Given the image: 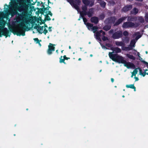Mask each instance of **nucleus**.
Listing matches in <instances>:
<instances>
[{
  "label": "nucleus",
  "mask_w": 148,
  "mask_h": 148,
  "mask_svg": "<svg viewBox=\"0 0 148 148\" xmlns=\"http://www.w3.org/2000/svg\"><path fill=\"white\" fill-rule=\"evenodd\" d=\"M115 44L117 46H123L125 45L124 43L122 41H116L115 42Z\"/></svg>",
  "instance_id": "obj_20"
},
{
  "label": "nucleus",
  "mask_w": 148,
  "mask_h": 148,
  "mask_svg": "<svg viewBox=\"0 0 148 148\" xmlns=\"http://www.w3.org/2000/svg\"><path fill=\"white\" fill-rule=\"evenodd\" d=\"M40 26L39 25H36L34 27V28L36 29L38 31Z\"/></svg>",
  "instance_id": "obj_46"
},
{
  "label": "nucleus",
  "mask_w": 148,
  "mask_h": 148,
  "mask_svg": "<svg viewBox=\"0 0 148 148\" xmlns=\"http://www.w3.org/2000/svg\"><path fill=\"white\" fill-rule=\"evenodd\" d=\"M102 39L103 41H105L108 40V38L107 37L105 36H103V37L102 38Z\"/></svg>",
  "instance_id": "obj_45"
},
{
  "label": "nucleus",
  "mask_w": 148,
  "mask_h": 148,
  "mask_svg": "<svg viewBox=\"0 0 148 148\" xmlns=\"http://www.w3.org/2000/svg\"><path fill=\"white\" fill-rule=\"evenodd\" d=\"M111 26L108 25H106L104 26L103 28V29L106 31H108L111 28Z\"/></svg>",
  "instance_id": "obj_31"
},
{
  "label": "nucleus",
  "mask_w": 148,
  "mask_h": 148,
  "mask_svg": "<svg viewBox=\"0 0 148 148\" xmlns=\"http://www.w3.org/2000/svg\"><path fill=\"white\" fill-rule=\"evenodd\" d=\"M82 18L81 17V16L80 15V16L79 18L78 19V20L80 21L82 19Z\"/></svg>",
  "instance_id": "obj_60"
},
{
  "label": "nucleus",
  "mask_w": 148,
  "mask_h": 148,
  "mask_svg": "<svg viewBox=\"0 0 148 148\" xmlns=\"http://www.w3.org/2000/svg\"><path fill=\"white\" fill-rule=\"evenodd\" d=\"M37 0H36L35 2H33V3H32V5H35V3H36V2H37Z\"/></svg>",
  "instance_id": "obj_56"
},
{
  "label": "nucleus",
  "mask_w": 148,
  "mask_h": 148,
  "mask_svg": "<svg viewBox=\"0 0 148 148\" xmlns=\"http://www.w3.org/2000/svg\"><path fill=\"white\" fill-rule=\"evenodd\" d=\"M134 23L132 22H126L123 23L122 27L124 29H126L130 27H132L134 26Z\"/></svg>",
  "instance_id": "obj_9"
},
{
  "label": "nucleus",
  "mask_w": 148,
  "mask_h": 148,
  "mask_svg": "<svg viewBox=\"0 0 148 148\" xmlns=\"http://www.w3.org/2000/svg\"><path fill=\"white\" fill-rule=\"evenodd\" d=\"M142 62L143 63L146 64L147 66H148V63L147 62L145 61H143Z\"/></svg>",
  "instance_id": "obj_50"
},
{
  "label": "nucleus",
  "mask_w": 148,
  "mask_h": 148,
  "mask_svg": "<svg viewBox=\"0 0 148 148\" xmlns=\"http://www.w3.org/2000/svg\"><path fill=\"white\" fill-rule=\"evenodd\" d=\"M44 24H45L44 26V27L45 28L47 27V25L46 24H45V23Z\"/></svg>",
  "instance_id": "obj_63"
},
{
  "label": "nucleus",
  "mask_w": 148,
  "mask_h": 148,
  "mask_svg": "<svg viewBox=\"0 0 148 148\" xmlns=\"http://www.w3.org/2000/svg\"><path fill=\"white\" fill-rule=\"evenodd\" d=\"M123 35L125 37H127L129 35V33L127 31H125L123 33Z\"/></svg>",
  "instance_id": "obj_36"
},
{
  "label": "nucleus",
  "mask_w": 148,
  "mask_h": 148,
  "mask_svg": "<svg viewBox=\"0 0 148 148\" xmlns=\"http://www.w3.org/2000/svg\"><path fill=\"white\" fill-rule=\"evenodd\" d=\"M48 32V30L47 29H46L45 28L44 29V31L43 32L44 33V34L46 35V34Z\"/></svg>",
  "instance_id": "obj_47"
},
{
  "label": "nucleus",
  "mask_w": 148,
  "mask_h": 148,
  "mask_svg": "<svg viewBox=\"0 0 148 148\" xmlns=\"http://www.w3.org/2000/svg\"><path fill=\"white\" fill-rule=\"evenodd\" d=\"M101 7L103 8H105L106 5V3L104 1H101L99 3Z\"/></svg>",
  "instance_id": "obj_23"
},
{
  "label": "nucleus",
  "mask_w": 148,
  "mask_h": 148,
  "mask_svg": "<svg viewBox=\"0 0 148 148\" xmlns=\"http://www.w3.org/2000/svg\"><path fill=\"white\" fill-rule=\"evenodd\" d=\"M130 41V38L127 37H123V43L126 44L128 43Z\"/></svg>",
  "instance_id": "obj_18"
},
{
  "label": "nucleus",
  "mask_w": 148,
  "mask_h": 148,
  "mask_svg": "<svg viewBox=\"0 0 148 148\" xmlns=\"http://www.w3.org/2000/svg\"><path fill=\"white\" fill-rule=\"evenodd\" d=\"M43 29V26H40L39 28V29L37 31L40 34H42L43 33L42 31Z\"/></svg>",
  "instance_id": "obj_30"
},
{
  "label": "nucleus",
  "mask_w": 148,
  "mask_h": 148,
  "mask_svg": "<svg viewBox=\"0 0 148 148\" xmlns=\"http://www.w3.org/2000/svg\"><path fill=\"white\" fill-rule=\"evenodd\" d=\"M111 49L113 51V53L114 52L116 54L121 52V49L118 47L115 48L112 47L111 48Z\"/></svg>",
  "instance_id": "obj_15"
},
{
  "label": "nucleus",
  "mask_w": 148,
  "mask_h": 148,
  "mask_svg": "<svg viewBox=\"0 0 148 148\" xmlns=\"http://www.w3.org/2000/svg\"><path fill=\"white\" fill-rule=\"evenodd\" d=\"M90 21L92 23L97 24L99 22L98 18L96 16L92 17L90 18Z\"/></svg>",
  "instance_id": "obj_14"
},
{
  "label": "nucleus",
  "mask_w": 148,
  "mask_h": 148,
  "mask_svg": "<svg viewBox=\"0 0 148 148\" xmlns=\"http://www.w3.org/2000/svg\"><path fill=\"white\" fill-rule=\"evenodd\" d=\"M110 1V2L111 3H114V2L112 0Z\"/></svg>",
  "instance_id": "obj_61"
},
{
  "label": "nucleus",
  "mask_w": 148,
  "mask_h": 148,
  "mask_svg": "<svg viewBox=\"0 0 148 148\" xmlns=\"http://www.w3.org/2000/svg\"><path fill=\"white\" fill-rule=\"evenodd\" d=\"M97 32H99V34L101 36V34H102L103 36H104L105 34H106V32H105L103 31L102 30H100L98 31H97Z\"/></svg>",
  "instance_id": "obj_37"
},
{
  "label": "nucleus",
  "mask_w": 148,
  "mask_h": 148,
  "mask_svg": "<svg viewBox=\"0 0 148 148\" xmlns=\"http://www.w3.org/2000/svg\"><path fill=\"white\" fill-rule=\"evenodd\" d=\"M109 32L110 33H112L113 32V29H111L110 31Z\"/></svg>",
  "instance_id": "obj_57"
},
{
  "label": "nucleus",
  "mask_w": 148,
  "mask_h": 148,
  "mask_svg": "<svg viewBox=\"0 0 148 148\" xmlns=\"http://www.w3.org/2000/svg\"><path fill=\"white\" fill-rule=\"evenodd\" d=\"M48 7L46 8H44V9H42L40 8L39 10V12L41 14H43L44 12L46 10H49V8H50V7L48 6Z\"/></svg>",
  "instance_id": "obj_19"
},
{
  "label": "nucleus",
  "mask_w": 148,
  "mask_h": 148,
  "mask_svg": "<svg viewBox=\"0 0 148 148\" xmlns=\"http://www.w3.org/2000/svg\"><path fill=\"white\" fill-rule=\"evenodd\" d=\"M48 5H49V3H51V2H50L49 0H48Z\"/></svg>",
  "instance_id": "obj_64"
},
{
  "label": "nucleus",
  "mask_w": 148,
  "mask_h": 148,
  "mask_svg": "<svg viewBox=\"0 0 148 148\" xmlns=\"http://www.w3.org/2000/svg\"><path fill=\"white\" fill-rule=\"evenodd\" d=\"M63 57L64 58V59H65V60H68V59H70V58L67 57L66 55H64L63 56Z\"/></svg>",
  "instance_id": "obj_48"
},
{
  "label": "nucleus",
  "mask_w": 148,
  "mask_h": 148,
  "mask_svg": "<svg viewBox=\"0 0 148 148\" xmlns=\"http://www.w3.org/2000/svg\"><path fill=\"white\" fill-rule=\"evenodd\" d=\"M111 80L112 82V83L114 81V79L113 78H111Z\"/></svg>",
  "instance_id": "obj_58"
},
{
  "label": "nucleus",
  "mask_w": 148,
  "mask_h": 148,
  "mask_svg": "<svg viewBox=\"0 0 148 148\" xmlns=\"http://www.w3.org/2000/svg\"><path fill=\"white\" fill-rule=\"evenodd\" d=\"M101 35L99 34V32H96L95 33V36L96 38L98 40L101 41V39L100 38V36H101Z\"/></svg>",
  "instance_id": "obj_21"
},
{
  "label": "nucleus",
  "mask_w": 148,
  "mask_h": 148,
  "mask_svg": "<svg viewBox=\"0 0 148 148\" xmlns=\"http://www.w3.org/2000/svg\"><path fill=\"white\" fill-rule=\"evenodd\" d=\"M134 78L135 79V81H138L139 79L138 77H136V76H135Z\"/></svg>",
  "instance_id": "obj_52"
},
{
  "label": "nucleus",
  "mask_w": 148,
  "mask_h": 148,
  "mask_svg": "<svg viewBox=\"0 0 148 148\" xmlns=\"http://www.w3.org/2000/svg\"><path fill=\"white\" fill-rule=\"evenodd\" d=\"M136 43V42L134 40H132L131 41L130 45H129V47H134V45Z\"/></svg>",
  "instance_id": "obj_28"
},
{
  "label": "nucleus",
  "mask_w": 148,
  "mask_h": 148,
  "mask_svg": "<svg viewBox=\"0 0 148 148\" xmlns=\"http://www.w3.org/2000/svg\"><path fill=\"white\" fill-rule=\"evenodd\" d=\"M75 3H73V5L77 11L79 10V8L78 5H79L81 3L80 0H75ZM73 0H72V2L73 3Z\"/></svg>",
  "instance_id": "obj_11"
},
{
  "label": "nucleus",
  "mask_w": 148,
  "mask_h": 148,
  "mask_svg": "<svg viewBox=\"0 0 148 148\" xmlns=\"http://www.w3.org/2000/svg\"><path fill=\"white\" fill-rule=\"evenodd\" d=\"M41 21L42 23L43 24L45 23V21H45V19L44 20H41Z\"/></svg>",
  "instance_id": "obj_53"
},
{
  "label": "nucleus",
  "mask_w": 148,
  "mask_h": 148,
  "mask_svg": "<svg viewBox=\"0 0 148 148\" xmlns=\"http://www.w3.org/2000/svg\"><path fill=\"white\" fill-rule=\"evenodd\" d=\"M139 58V60H140L142 62H143V61H144V60H143V58H141L140 57V58Z\"/></svg>",
  "instance_id": "obj_55"
},
{
  "label": "nucleus",
  "mask_w": 148,
  "mask_h": 148,
  "mask_svg": "<svg viewBox=\"0 0 148 148\" xmlns=\"http://www.w3.org/2000/svg\"><path fill=\"white\" fill-rule=\"evenodd\" d=\"M138 72V71L137 69H135L133 71V72L132 73V74L134 75L135 76L136 74H137Z\"/></svg>",
  "instance_id": "obj_40"
},
{
  "label": "nucleus",
  "mask_w": 148,
  "mask_h": 148,
  "mask_svg": "<svg viewBox=\"0 0 148 148\" xmlns=\"http://www.w3.org/2000/svg\"><path fill=\"white\" fill-rule=\"evenodd\" d=\"M138 68L139 69L140 74V75H142L143 74H143V72H142V69L140 68Z\"/></svg>",
  "instance_id": "obj_49"
},
{
  "label": "nucleus",
  "mask_w": 148,
  "mask_h": 148,
  "mask_svg": "<svg viewBox=\"0 0 148 148\" xmlns=\"http://www.w3.org/2000/svg\"><path fill=\"white\" fill-rule=\"evenodd\" d=\"M123 37V32L121 30H118L114 33L112 37L114 39H119Z\"/></svg>",
  "instance_id": "obj_8"
},
{
  "label": "nucleus",
  "mask_w": 148,
  "mask_h": 148,
  "mask_svg": "<svg viewBox=\"0 0 148 148\" xmlns=\"http://www.w3.org/2000/svg\"><path fill=\"white\" fill-rule=\"evenodd\" d=\"M83 3L85 5H88L90 3V1L88 0H82Z\"/></svg>",
  "instance_id": "obj_34"
},
{
  "label": "nucleus",
  "mask_w": 148,
  "mask_h": 148,
  "mask_svg": "<svg viewBox=\"0 0 148 148\" xmlns=\"http://www.w3.org/2000/svg\"><path fill=\"white\" fill-rule=\"evenodd\" d=\"M106 46L108 47H110L111 48L113 47L112 45L110 43H106Z\"/></svg>",
  "instance_id": "obj_44"
},
{
  "label": "nucleus",
  "mask_w": 148,
  "mask_h": 148,
  "mask_svg": "<svg viewBox=\"0 0 148 148\" xmlns=\"http://www.w3.org/2000/svg\"><path fill=\"white\" fill-rule=\"evenodd\" d=\"M88 29L90 30L91 29L93 26V25L92 24H91L89 23H86V25Z\"/></svg>",
  "instance_id": "obj_24"
},
{
  "label": "nucleus",
  "mask_w": 148,
  "mask_h": 148,
  "mask_svg": "<svg viewBox=\"0 0 148 148\" xmlns=\"http://www.w3.org/2000/svg\"><path fill=\"white\" fill-rule=\"evenodd\" d=\"M123 64H124V66L126 67L128 69H129L130 67L134 66L133 64L130 63V62H127L126 61L125 63Z\"/></svg>",
  "instance_id": "obj_16"
},
{
  "label": "nucleus",
  "mask_w": 148,
  "mask_h": 148,
  "mask_svg": "<svg viewBox=\"0 0 148 148\" xmlns=\"http://www.w3.org/2000/svg\"><path fill=\"white\" fill-rule=\"evenodd\" d=\"M62 56H61L60 57V61L59 62L60 63H63L64 64H66L65 62H64L65 59L64 58L62 59Z\"/></svg>",
  "instance_id": "obj_35"
},
{
  "label": "nucleus",
  "mask_w": 148,
  "mask_h": 148,
  "mask_svg": "<svg viewBox=\"0 0 148 148\" xmlns=\"http://www.w3.org/2000/svg\"><path fill=\"white\" fill-rule=\"evenodd\" d=\"M51 20V18H50V17L47 15H45V21H50Z\"/></svg>",
  "instance_id": "obj_39"
},
{
  "label": "nucleus",
  "mask_w": 148,
  "mask_h": 148,
  "mask_svg": "<svg viewBox=\"0 0 148 148\" xmlns=\"http://www.w3.org/2000/svg\"><path fill=\"white\" fill-rule=\"evenodd\" d=\"M126 56L129 59H132L134 60L135 59V58L132 55H130L127 53L126 54Z\"/></svg>",
  "instance_id": "obj_27"
},
{
  "label": "nucleus",
  "mask_w": 148,
  "mask_h": 148,
  "mask_svg": "<svg viewBox=\"0 0 148 148\" xmlns=\"http://www.w3.org/2000/svg\"><path fill=\"white\" fill-rule=\"evenodd\" d=\"M82 11H80L79 12L80 15L82 14L87 15L89 17H91L94 14L93 8H91L89 9L88 12H86L87 8L86 5H84L82 6Z\"/></svg>",
  "instance_id": "obj_7"
},
{
  "label": "nucleus",
  "mask_w": 148,
  "mask_h": 148,
  "mask_svg": "<svg viewBox=\"0 0 148 148\" xmlns=\"http://www.w3.org/2000/svg\"><path fill=\"white\" fill-rule=\"evenodd\" d=\"M105 17V16L103 14H102L99 16V18L101 20H103Z\"/></svg>",
  "instance_id": "obj_38"
},
{
  "label": "nucleus",
  "mask_w": 148,
  "mask_h": 148,
  "mask_svg": "<svg viewBox=\"0 0 148 148\" xmlns=\"http://www.w3.org/2000/svg\"><path fill=\"white\" fill-rule=\"evenodd\" d=\"M40 4V2L39 1L37 2V5H39Z\"/></svg>",
  "instance_id": "obj_62"
},
{
  "label": "nucleus",
  "mask_w": 148,
  "mask_h": 148,
  "mask_svg": "<svg viewBox=\"0 0 148 148\" xmlns=\"http://www.w3.org/2000/svg\"><path fill=\"white\" fill-rule=\"evenodd\" d=\"M138 20L141 23H143L145 22V20L144 18L142 17H139Z\"/></svg>",
  "instance_id": "obj_32"
},
{
  "label": "nucleus",
  "mask_w": 148,
  "mask_h": 148,
  "mask_svg": "<svg viewBox=\"0 0 148 148\" xmlns=\"http://www.w3.org/2000/svg\"><path fill=\"white\" fill-rule=\"evenodd\" d=\"M18 4L17 5L16 10L21 13H18V16L24 21V23L26 24H29V20L27 17L29 10L28 5L26 3V0H16Z\"/></svg>",
  "instance_id": "obj_1"
},
{
  "label": "nucleus",
  "mask_w": 148,
  "mask_h": 148,
  "mask_svg": "<svg viewBox=\"0 0 148 148\" xmlns=\"http://www.w3.org/2000/svg\"><path fill=\"white\" fill-rule=\"evenodd\" d=\"M132 8L133 5L132 4L126 5L123 7L121 11L122 12H126L131 10Z\"/></svg>",
  "instance_id": "obj_12"
},
{
  "label": "nucleus",
  "mask_w": 148,
  "mask_h": 148,
  "mask_svg": "<svg viewBox=\"0 0 148 148\" xmlns=\"http://www.w3.org/2000/svg\"><path fill=\"white\" fill-rule=\"evenodd\" d=\"M113 52H109V56L110 59L113 61L119 63H125L126 60L123 59V58L121 56H120L117 54H113Z\"/></svg>",
  "instance_id": "obj_4"
},
{
  "label": "nucleus",
  "mask_w": 148,
  "mask_h": 148,
  "mask_svg": "<svg viewBox=\"0 0 148 148\" xmlns=\"http://www.w3.org/2000/svg\"><path fill=\"white\" fill-rule=\"evenodd\" d=\"M126 18V17L124 16L121 17L117 20V21L115 22V21L116 20V18L115 16H111L108 18L107 19L108 22L110 23L114 24V26H116L118 25L121 23H122Z\"/></svg>",
  "instance_id": "obj_5"
},
{
  "label": "nucleus",
  "mask_w": 148,
  "mask_h": 148,
  "mask_svg": "<svg viewBox=\"0 0 148 148\" xmlns=\"http://www.w3.org/2000/svg\"><path fill=\"white\" fill-rule=\"evenodd\" d=\"M55 45L50 43L48 45V48L47 49V52L49 55H51L52 53V52L55 51V47L54 46Z\"/></svg>",
  "instance_id": "obj_10"
},
{
  "label": "nucleus",
  "mask_w": 148,
  "mask_h": 148,
  "mask_svg": "<svg viewBox=\"0 0 148 148\" xmlns=\"http://www.w3.org/2000/svg\"><path fill=\"white\" fill-rule=\"evenodd\" d=\"M126 87L127 88H130L134 89V91H136V87L134 86V84L127 85L126 86Z\"/></svg>",
  "instance_id": "obj_22"
},
{
  "label": "nucleus",
  "mask_w": 148,
  "mask_h": 148,
  "mask_svg": "<svg viewBox=\"0 0 148 148\" xmlns=\"http://www.w3.org/2000/svg\"><path fill=\"white\" fill-rule=\"evenodd\" d=\"M34 41L35 42H36V44H37L38 43H39V42H40V41H41V40H39L38 39V38H34Z\"/></svg>",
  "instance_id": "obj_41"
},
{
  "label": "nucleus",
  "mask_w": 148,
  "mask_h": 148,
  "mask_svg": "<svg viewBox=\"0 0 148 148\" xmlns=\"http://www.w3.org/2000/svg\"><path fill=\"white\" fill-rule=\"evenodd\" d=\"M5 21L3 20L1 21L0 23V25L2 26L0 27V37H1L2 35L5 36L6 38L8 36L10 37V35H8L9 34V31L6 27H5Z\"/></svg>",
  "instance_id": "obj_6"
},
{
  "label": "nucleus",
  "mask_w": 148,
  "mask_h": 148,
  "mask_svg": "<svg viewBox=\"0 0 148 148\" xmlns=\"http://www.w3.org/2000/svg\"><path fill=\"white\" fill-rule=\"evenodd\" d=\"M52 28L51 27H49V32H51L52 31V30L51 29V28Z\"/></svg>",
  "instance_id": "obj_54"
},
{
  "label": "nucleus",
  "mask_w": 148,
  "mask_h": 148,
  "mask_svg": "<svg viewBox=\"0 0 148 148\" xmlns=\"http://www.w3.org/2000/svg\"><path fill=\"white\" fill-rule=\"evenodd\" d=\"M137 55L138 56V57L140 58V54L138 52L137 53Z\"/></svg>",
  "instance_id": "obj_59"
},
{
  "label": "nucleus",
  "mask_w": 148,
  "mask_h": 148,
  "mask_svg": "<svg viewBox=\"0 0 148 148\" xmlns=\"http://www.w3.org/2000/svg\"><path fill=\"white\" fill-rule=\"evenodd\" d=\"M148 70L147 69H146L145 70V71L143 73V74H142V75L143 77H144L146 75V74L148 75V73H147L146 72Z\"/></svg>",
  "instance_id": "obj_43"
},
{
  "label": "nucleus",
  "mask_w": 148,
  "mask_h": 148,
  "mask_svg": "<svg viewBox=\"0 0 148 148\" xmlns=\"http://www.w3.org/2000/svg\"><path fill=\"white\" fill-rule=\"evenodd\" d=\"M138 9L136 8H134L131 11L130 14H131L136 15L138 13Z\"/></svg>",
  "instance_id": "obj_17"
},
{
  "label": "nucleus",
  "mask_w": 148,
  "mask_h": 148,
  "mask_svg": "<svg viewBox=\"0 0 148 148\" xmlns=\"http://www.w3.org/2000/svg\"><path fill=\"white\" fill-rule=\"evenodd\" d=\"M137 18L136 16H130L128 17L127 20L130 22L136 21L137 20Z\"/></svg>",
  "instance_id": "obj_13"
},
{
  "label": "nucleus",
  "mask_w": 148,
  "mask_h": 148,
  "mask_svg": "<svg viewBox=\"0 0 148 148\" xmlns=\"http://www.w3.org/2000/svg\"><path fill=\"white\" fill-rule=\"evenodd\" d=\"M145 21L148 23V14H146L145 16Z\"/></svg>",
  "instance_id": "obj_42"
},
{
  "label": "nucleus",
  "mask_w": 148,
  "mask_h": 148,
  "mask_svg": "<svg viewBox=\"0 0 148 148\" xmlns=\"http://www.w3.org/2000/svg\"><path fill=\"white\" fill-rule=\"evenodd\" d=\"M132 47H123L122 48V49L123 50L130 51L132 50Z\"/></svg>",
  "instance_id": "obj_25"
},
{
  "label": "nucleus",
  "mask_w": 148,
  "mask_h": 148,
  "mask_svg": "<svg viewBox=\"0 0 148 148\" xmlns=\"http://www.w3.org/2000/svg\"><path fill=\"white\" fill-rule=\"evenodd\" d=\"M85 15H82H82H80L81 17L82 18V19H83V21L84 23V24L85 25H86V23H87V21H88L87 19L85 17H84V16Z\"/></svg>",
  "instance_id": "obj_26"
},
{
  "label": "nucleus",
  "mask_w": 148,
  "mask_h": 148,
  "mask_svg": "<svg viewBox=\"0 0 148 148\" xmlns=\"http://www.w3.org/2000/svg\"><path fill=\"white\" fill-rule=\"evenodd\" d=\"M139 34V32H137L135 34V36H136L135 38V39L136 40L140 38L141 37V35L140 34Z\"/></svg>",
  "instance_id": "obj_29"
},
{
  "label": "nucleus",
  "mask_w": 148,
  "mask_h": 148,
  "mask_svg": "<svg viewBox=\"0 0 148 148\" xmlns=\"http://www.w3.org/2000/svg\"><path fill=\"white\" fill-rule=\"evenodd\" d=\"M48 14H49L51 16H52V14L51 13V12L50 11H49L48 12Z\"/></svg>",
  "instance_id": "obj_51"
},
{
  "label": "nucleus",
  "mask_w": 148,
  "mask_h": 148,
  "mask_svg": "<svg viewBox=\"0 0 148 148\" xmlns=\"http://www.w3.org/2000/svg\"><path fill=\"white\" fill-rule=\"evenodd\" d=\"M113 52H109V56L110 59L113 61L119 63H125L126 60L123 59V58L121 56H120L117 54H113Z\"/></svg>",
  "instance_id": "obj_3"
},
{
  "label": "nucleus",
  "mask_w": 148,
  "mask_h": 148,
  "mask_svg": "<svg viewBox=\"0 0 148 148\" xmlns=\"http://www.w3.org/2000/svg\"><path fill=\"white\" fill-rule=\"evenodd\" d=\"M19 27L16 29L10 30V31L13 34L17 36H24L25 35L26 29L28 28L27 26H26L24 23H20L18 25Z\"/></svg>",
  "instance_id": "obj_2"
},
{
  "label": "nucleus",
  "mask_w": 148,
  "mask_h": 148,
  "mask_svg": "<svg viewBox=\"0 0 148 148\" xmlns=\"http://www.w3.org/2000/svg\"><path fill=\"white\" fill-rule=\"evenodd\" d=\"M93 31L94 33H95L98 29V27L96 26H93V27L91 29Z\"/></svg>",
  "instance_id": "obj_33"
}]
</instances>
